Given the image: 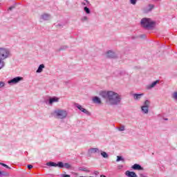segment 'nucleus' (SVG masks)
<instances>
[{"mask_svg": "<svg viewBox=\"0 0 177 177\" xmlns=\"http://www.w3.org/2000/svg\"><path fill=\"white\" fill-rule=\"evenodd\" d=\"M143 96H145L144 93H140V94L134 93V94H133V97L134 100H136V102H139V100H140V99H142V97H143Z\"/></svg>", "mask_w": 177, "mask_h": 177, "instance_id": "11", "label": "nucleus"}, {"mask_svg": "<svg viewBox=\"0 0 177 177\" xmlns=\"http://www.w3.org/2000/svg\"><path fill=\"white\" fill-rule=\"evenodd\" d=\"M153 9H154V4H149L147 8L145 10V12L149 13V12H151V10Z\"/></svg>", "mask_w": 177, "mask_h": 177, "instance_id": "16", "label": "nucleus"}, {"mask_svg": "<svg viewBox=\"0 0 177 177\" xmlns=\"http://www.w3.org/2000/svg\"><path fill=\"white\" fill-rule=\"evenodd\" d=\"M61 176L62 177H71V176L68 174H61Z\"/></svg>", "mask_w": 177, "mask_h": 177, "instance_id": "35", "label": "nucleus"}, {"mask_svg": "<svg viewBox=\"0 0 177 177\" xmlns=\"http://www.w3.org/2000/svg\"><path fill=\"white\" fill-rule=\"evenodd\" d=\"M123 167L124 166H122V165H118V169H122Z\"/></svg>", "mask_w": 177, "mask_h": 177, "instance_id": "36", "label": "nucleus"}, {"mask_svg": "<svg viewBox=\"0 0 177 177\" xmlns=\"http://www.w3.org/2000/svg\"><path fill=\"white\" fill-rule=\"evenodd\" d=\"M84 10L86 13V15H89L91 13V10L86 6L84 7Z\"/></svg>", "mask_w": 177, "mask_h": 177, "instance_id": "24", "label": "nucleus"}, {"mask_svg": "<svg viewBox=\"0 0 177 177\" xmlns=\"http://www.w3.org/2000/svg\"><path fill=\"white\" fill-rule=\"evenodd\" d=\"M82 21H88V17L84 16L82 17Z\"/></svg>", "mask_w": 177, "mask_h": 177, "instance_id": "32", "label": "nucleus"}, {"mask_svg": "<svg viewBox=\"0 0 177 177\" xmlns=\"http://www.w3.org/2000/svg\"><path fill=\"white\" fill-rule=\"evenodd\" d=\"M75 106L77 107V109H78V110L82 111V113L86 114V115H91V113L89 111H88V110H86L84 107H82V106H81L80 104L75 103Z\"/></svg>", "mask_w": 177, "mask_h": 177, "instance_id": "8", "label": "nucleus"}, {"mask_svg": "<svg viewBox=\"0 0 177 177\" xmlns=\"http://www.w3.org/2000/svg\"><path fill=\"white\" fill-rule=\"evenodd\" d=\"M56 27H57V28L59 27L60 28V27H62V25L60 24H58L56 25Z\"/></svg>", "mask_w": 177, "mask_h": 177, "instance_id": "39", "label": "nucleus"}, {"mask_svg": "<svg viewBox=\"0 0 177 177\" xmlns=\"http://www.w3.org/2000/svg\"><path fill=\"white\" fill-rule=\"evenodd\" d=\"M153 1H160V0H153Z\"/></svg>", "mask_w": 177, "mask_h": 177, "instance_id": "44", "label": "nucleus"}, {"mask_svg": "<svg viewBox=\"0 0 177 177\" xmlns=\"http://www.w3.org/2000/svg\"><path fill=\"white\" fill-rule=\"evenodd\" d=\"M93 101L97 104H100V103H102V100H100V98H99V97H94Z\"/></svg>", "mask_w": 177, "mask_h": 177, "instance_id": "19", "label": "nucleus"}, {"mask_svg": "<svg viewBox=\"0 0 177 177\" xmlns=\"http://www.w3.org/2000/svg\"><path fill=\"white\" fill-rule=\"evenodd\" d=\"M165 121H168V118H164Z\"/></svg>", "mask_w": 177, "mask_h": 177, "instance_id": "41", "label": "nucleus"}, {"mask_svg": "<svg viewBox=\"0 0 177 177\" xmlns=\"http://www.w3.org/2000/svg\"><path fill=\"white\" fill-rule=\"evenodd\" d=\"M12 9H15V6H10V8H8V12L12 11Z\"/></svg>", "mask_w": 177, "mask_h": 177, "instance_id": "33", "label": "nucleus"}, {"mask_svg": "<svg viewBox=\"0 0 177 177\" xmlns=\"http://www.w3.org/2000/svg\"><path fill=\"white\" fill-rule=\"evenodd\" d=\"M47 167H57L58 168H66V169H70L71 168V165L68 163H63V162H58L57 163L55 162H48L46 164Z\"/></svg>", "mask_w": 177, "mask_h": 177, "instance_id": "5", "label": "nucleus"}, {"mask_svg": "<svg viewBox=\"0 0 177 177\" xmlns=\"http://www.w3.org/2000/svg\"><path fill=\"white\" fill-rule=\"evenodd\" d=\"M119 161H122V162H124V161H125V160L124 159V158H122V156H118L116 162H119Z\"/></svg>", "mask_w": 177, "mask_h": 177, "instance_id": "23", "label": "nucleus"}, {"mask_svg": "<svg viewBox=\"0 0 177 177\" xmlns=\"http://www.w3.org/2000/svg\"><path fill=\"white\" fill-rule=\"evenodd\" d=\"M142 27L147 30H153L156 27V21H153L150 18H143L140 21Z\"/></svg>", "mask_w": 177, "mask_h": 177, "instance_id": "2", "label": "nucleus"}, {"mask_svg": "<svg viewBox=\"0 0 177 177\" xmlns=\"http://www.w3.org/2000/svg\"><path fill=\"white\" fill-rule=\"evenodd\" d=\"M100 177H106V176L103 175V174H102V175H100Z\"/></svg>", "mask_w": 177, "mask_h": 177, "instance_id": "40", "label": "nucleus"}, {"mask_svg": "<svg viewBox=\"0 0 177 177\" xmlns=\"http://www.w3.org/2000/svg\"><path fill=\"white\" fill-rule=\"evenodd\" d=\"M0 165H2V167H5V168H8V169H10V167L5 163L0 162Z\"/></svg>", "mask_w": 177, "mask_h": 177, "instance_id": "30", "label": "nucleus"}, {"mask_svg": "<svg viewBox=\"0 0 177 177\" xmlns=\"http://www.w3.org/2000/svg\"><path fill=\"white\" fill-rule=\"evenodd\" d=\"M67 111L62 109H56L53 113V115L57 120H64L67 118Z\"/></svg>", "mask_w": 177, "mask_h": 177, "instance_id": "3", "label": "nucleus"}, {"mask_svg": "<svg viewBox=\"0 0 177 177\" xmlns=\"http://www.w3.org/2000/svg\"><path fill=\"white\" fill-rule=\"evenodd\" d=\"M140 38H143V39L146 38V35H140Z\"/></svg>", "mask_w": 177, "mask_h": 177, "instance_id": "37", "label": "nucleus"}, {"mask_svg": "<svg viewBox=\"0 0 177 177\" xmlns=\"http://www.w3.org/2000/svg\"><path fill=\"white\" fill-rule=\"evenodd\" d=\"M28 169H31L32 168V165H28Z\"/></svg>", "mask_w": 177, "mask_h": 177, "instance_id": "38", "label": "nucleus"}, {"mask_svg": "<svg viewBox=\"0 0 177 177\" xmlns=\"http://www.w3.org/2000/svg\"><path fill=\"white\" fill-rule=\"evenodd\" d=\"M100 96L105 100L109 106H118L121 104L122 95L112 91H100Z\"/></svg>", "mask_w": 177, "mask_h": 177, "instance_id": "1", "label": "nucleus"}, {"mask_svg": "<svg viewBox=\"0 0 177 177\" xmlns=\"http://www.w3.org/2000/svg\"><path fill=\"white\" fill-rule=\"evenodd\" d=\"M100 153L102 157H103V158H109V154H107L106 153V151H103L102 150H100Z\"/></svg>", "mask_w": 177, "mask_h": 177, "instance_id": "20", "label": "nucleus"}, {"mask_svg": "<svg viewBox=\"0 0 177 177\" xmlns=\"http://www.w3.org/2000/svg\"><path fill=\"white\" fill-rule=\"evenodd\" d=\"M44 68H45V65L44 64H41L39 66L37 70L36 71V73L37 74H39L40 73H42L44 71Z\"/></svg>", "mask_w": 177, "mask_h": 177, "instance_id": "18", "label": "nucleus"}, {"mask_svg": "<svg viewBox=\"0 0 177 177\" xmlns=\"http://www.w3.org/2000/svg\"><path fill=\"white\" fill-rule=\"evenodd\" d=\"M12 57V51L8 48H0V59L3 62L6 59Z\"/></svg>", "mask_w": 177, "mask_h": 177, "instance_id": "4", "label": "nucleus"}, {"mask_svg": "<svg viewBox=\"0 0 177 177\" xmlns=\"http://www.w3.org/2000/svg\"><path fill=\"white\" fill-rule=\"evenodd\" d=\"M2 175V171H0V176Z\"/></svg>", "mask_w": 177, "mask_h": 177, "instance_id": "42", "label": "nucleus"}, {"mask_svg": "<svg viewBox=\"0 0 177 177\" xmlns=\"http://www.w3.org/2000/svg\"><path fill=\"white\" fill-rule=\"evenodd\" d=\"M172 97H173V99H174V100H177V92H174L172 94Z\"/></svg>", "mask_w": 177, "mask_h": 177, "instance_id": "29", "label": "nucleus"}, {"mask_svg": "<svg viewBox=\"0 0 177 177\" xmlns=\"http://www.w3.org/2000/svg\"><path fill=\"white\" fill-rule=\"evenodd\" d=\"M59 100V98L57 97H50L49 100H48V104H49V106H52V104L53 103H58Z\"/></svg>", "mask_w": 177, "mask_h": 177, "instance_id": "10", "label": "nucleus"}, {"mask_svg": "<svg viewBox=\"0 0 177 177\" xmlns=\"http://www.w3.org/2000/svg\"><path fill=\"white\" fill-rule=\"evenodd\" d=\"M50 19H52V17L49 14L44 13L40 16L41 21H46L50 20Z\"/></svg>", "mask_w": 177, "mask_h": 177, "instance_id": "9", "label": "nucleus"}, {"mask_svg": "<svg viewBox=\"0 0 177 177\" xmlns=\"http://www.w3.org/2000/svg\"><path fill=\"white\" fill-rule=\"evenodd\" d=\"M80 177H86V176H81Z\"/></svg>", "mask_w": 177, "mask_h": 177, "instance_id": "43", "label": "nucleus"}, {"mask_svg": "<svg viewBox=\"0 0 177 177\" xmlns=\"http://www.w3.org/2000/svg\"><path fill=\"white\" fill-rule=\"evenodd\" d=\"M3 67H5V62L0 59V70L3 68Z\"/></svg>", "mask_w": 177, "mask_h": 177, "instance_id": "25", "label": "nucleus"}, {"mask_svg": "<svg viewBox=\"0 0 177 177\" xmlns=\"http://www.w3.org/2000/svg\"><path fill=\"white\" fill-rule=\"evenodd\" d=\"M79 171H83L84 172H89V170L86 167H80Z\"/></svg>", "mask_w": 177, "mask_h": 177, "instance_id": "26", "label": "nucleus"}, {"mask_svg": "<svg viewBox=\"0 0 177 177\" xmlns=\"http://www.w3.org/2000/svg\"><path fill=\"white\" fill-rule=\"evenodd\" d=\"M82 6H91V2L88 0H84V1H82Z\"/></svg>", "mask_w": 177, "mask_h": 177, "instance_id": "21", "label": "nucleus"}, {"mask_svg": "<svg viewBox=\"0 0 177 177\" xmlns=\"http://www.w3.org/2000/svg\"><path fill=\"white\" fill-rule=\"evenodd\" d=\"M5 85H6L5 82L0 81V89L5 88Z\"/></svg>", "mask_w": 177, "mask_h": 177, "instance_id": "27", "label": "nucleus"}, {"mask_svg": "<svg viewBox=\"0 0 177 177\" xmlns=\"http://www.w3.org/2000/svg\"><path fill=\"white\" fill-rule=\"evenodd\" d=\"M160 82V80H156L153 82L151 84H148L147 86V89H152V88H154V86H156V85H157V84H158Z\"/></svg>", "mask_w": 177, "mask_h": 177, "instance_id": "14", "label": "nucleus"}, {"mask_svg": "<svg viewBox=\"0 0 177 177\" xmlns=\"http://www.w3.org/2000/svg\"><path fill=\"white\" fill-rule=\"evenodd\" d=\"M125 175L126 176H128V177H138V175H136V173L133 171H127L125 172Z\"/></svg>", "mask_w": 177, "mask_h": 177, "instance_id": "15", "label": "nucleus"}, {"mask_svg": "<svg viewBox=\"0 0 177 177\" xmlns=\"http://www.w3.org/2000/svg\"><path fill=\"white\" fill-rule=\"evenodd\" d=\"M90 154H95V153H100V150L97 148H91L88 149Z\"/></svg>", "mask_w": 177, "mask_h": 177, "instance_id": "17", "label": "nucleus"}, {"mask_svg": "<svg viewBox=\"0 0 177 177\" xmlns=\"http://www.w3.org/2000/svg\"><path fill=\"white\" fill-rule=\"evenodd\" d=\"M132 169H134L135 171H143V167H142V166H140V165L139 164H134L132 167H131Z\"/></svg>", "mask_w": 177, "mask_h": 177, "instance_id": "13", "label": "nucleus"}, {"mask_svg": "<svg viewBox=\"0 0 177 177\" xmlns=\"http://www.w3.org/2000/svg\"><path fill=\"white\" fill-rule=\"evenodd\" d=\"M115 53L111 51V50H109L106 53V57H109V59H114V57H115Z\"/></svg>", "mask_w": 177, "mask_h": 177, "instance_id": "12", "label": "nucleus"}, {"mask_svg": "<svg viewBox=\"0 0 177 177\" xmlns=\"http://www.w3.org/2000/svg\"><path fill=\"white\" fill-rule=\"evenodd\" d=\"M117 129L120 132H122V131H125V126L121 125L120 127H117Z\"/></svg>", "mask_w": 177, "mask_h": 177, "instance_id": "22", "label": "nucleus"}, {"mask_svg": "<svg viewBox=\"0 0 177 177\" xmlns=\"http://www.w3.org/2000/svg\"><path fill=\"white\" fill-rule=\"evenodd\" d=\"M68 48V46H62L59 48V50H66V49H67Z\"/></svg>", "mask_w": 177, "mask_h": 177, "instance_id": "28", "label": "nucleus"}, {"mask_svg": "<svg viewBox=\"0 0 177 177\" xmlns=\"http://www.w3.org/2000/svg\"><path fill=\"white\" fill-rule=\"evenodd\" d=\"M136 2H138V0H130V3L131 5H136Z\"/></svg>", "mask_w": 177, "mask_h": 177, "instance_id": "31", "label": "nucleus"}, {"mask_svg": "<svg viewBox=\"0 0 177 177\" xmlns=\"http://www.w3.org/2000/svg\"><path fill=\"white\" fill-rule=\"evenodd\" d=\"M93 174H94L95 176H97V175H99V171H94Z\"/></svg>", "mask_w": 177, "mask_h": 177, "instance_id": "34", "label": "nucleus"}, {"mask_svg": "<svg viewBox=\"0 0 177 177\" xmlns=\"http://www.w3.org/2000/svg\"><path fill=\"white\" fill-rule=\"evenodd\" d=\"M23 77L17 76L8 81L9 85H16L23 81Z\"/></svg>", "mask_w": 177, "mask_h": 177, "instance_id": "7", "label": "nucleus"}, {"mask_svg": "<svg viewBox=\"0 0 177 177\" xmlns=\"http://www.w3.org/2000/svg\"><path fill=\"white\" fill-rule=\"evenodd\" d=\"M149 107H150V101L147 100L144 102L143 106H141L142 114H149Z\"/></svg>", "mask_w": 177, "mask_h": 177, "instance_id": "6", "label": "nucleus"}]
</instances>
